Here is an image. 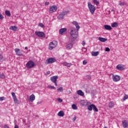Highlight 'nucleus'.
<instances>
[{
	"label": "nucleus",
	"instance_id": "52",
	"mask_svg": "<svg viewBox=\"0 0 128 128\" xmlns=\"http://www.w3.org/2000/svg\"><path fill=\"white\" fill-rule=\"evenodd\" d=\"M48 74H50V71H48V72H47Z\"/></svg>",
	"mask_w": 128,
	"mask_h": 128
},
{
	"label": "nucleus",
	"instance_id": "20",
	"mask_svg": "<svg viewBox=\"0 0 128 128\" xmlns=\"http://www.w3.org/2000/svg\"><path fill=\"white\" fill-rule=\"evenodd\" d=\"M10 30H14V32H16V30H18V27H16V26H11L10 28Z\"/></svg>",
	"mask_w": 128,
	"mask_h": 128
},
{
	"label": "nucleus",
	"instance_id": "36",
	"mask_svg": "<svg viewBox=\"0 0 128 128\" xmlns=\"http://www.w3.org/2000/svg\"><path fill=\"white\" fill-rule=\"evenodd\" d=\"M72 66V63H67V66H67V68H70Z\"/></svg>",
	"mask_w": 128,
	"mask_h": 128
},
{
	"label": "nucleus",
	"instance_id": "26",
	"mask_svg": "<svg viewBox=\"0 0 128 128\" xmlns=\"http://www.w3.org/2000/svg\"><path fill=\"white\" fill-rule=\"evenodd\" d=\"M58 114L59 116H64V111L60 110L58 112Z\"/></svg>",
	"mask_w": 128,
	"mask_h": 128
},
{
	"label": "nucleus",
	"instance_id": "48",
	"mask_svg": "<svg viewBox=\"0 0 128 128\" xmlns=\"http://www.w3.org/2000/svg\"><path fill=\"white\" fill-rule=\"evenodd\" d=\"M58 101L60 102H62V100L60 99V98H58Z\"/></svg>",
	"mask_w": 128,
	"mask_h": 128
},
{
	"label": "nucleus",
	"instance_id": "3",
	"mask_svg": "<svg viewBox=\"0 0 128 128\" xmlns=\"http://www.w3.org/2000/svg\"><path fill=\"white\" fill-rule=\"evenodd\" d=\"M88 110H90V112H92V110L94 112H98V109L96 105L94 104H91L90 105L88 106Z\"/></svg>",
	"mask_w": 128,
	"mask_h": 128
},
{
	"label": "nucleus",
	"instance_id": "18",
	"mask_svg": "<svg viewBox=\"0 0 128 128\" xmlns=\"http://www.w3.org/2000/svg\"><path fill=\"white\" fill-rule=\"evenodd\" d=\"M114 106V102L112 101H110L108 102V108H112Z\"/></svg>",
	"mask_w": 128,
	"mask_h": 128
},
{
	"label": "nucleus",
	"instance_id": "10",
	"mask_svg": "<svg viewBox=\"0 0 128 128\" xmlns=\"http://www.w3.org/2000/svg\"><path fill=\"white\" fill-rule=\"evenodd\" d=\"M56 10H58V8L56 6H52L50 8L49 12L50 14H52V12H56Z\"/></svg>",
	"mask_w": 128,
	"mask_h": 128
},
{
	"label": "nucleus",
	"instance_id": "47",
	"mask_svg": "<svg viewBox=\"0 0 128 128\" xmlns=\"http://www.w3.org/2000/svg\"><path fill=\"white\" fill-rule=\"evenodd\" d=\"M50 4V2H45V6H48Z\"/></svg>",
	"mask_w": 128,
	"mask_h": 128
},
{
	"label": "nucleus",
	"instance_id": "9",
	"mask_svg": "<svg viewBox=\"0 0 128 128\" xmlns=\"http://www.w3.org/2000/svg\"><path fill=\"white\" fill-rule=\"evenodd\" d=\"M112 78L115 82H120V76L118 75H113Z\"/></svg>",
	"mask_w": 128,
	"mask_h": 128
},
{
	"label": "nucleus",
	"instance_id": "43",
	"mask_svg": "<svg viewBox=\"0 0 128 128\" xmlns=\"http://www.w3.org/2000/svg\"><path fill=\"white\" fill-rule=\"evenodd\" d=\"M86 64H88V62H86V60H84L83 61V64L86 65Z\"/></svg>",
	"mask_w": 128,
	"mask_h": 128
},
{
	"label": "nucleus",
	"instance_id": "17",
	"mask_svg": "<svg viewBox=\"0 0 128 128\" xmlns=\"http://www.w3.org/2000/svg\"><path fill=\"white\" fill-rule=\"evenodd\" d=\"M81 106H86L88 104V102L86 100H82L80 101Z\"/></svg>",
	"mask_w": 128,
	"mask_h": 128
},
{
	"label": "nucleus",
	"instance_id": "40",
	"mask_svg": "<svg viewBox=\"0 0 128 128\" xmlns=\"http://www.w3.org/2000/svg\"><path fill=\"white\" fill-rule=\"evenodd\" d=\"M39 26H41V28H44V24H42V23H40V24H39Z\"/></svg>",
	"mask_w": 128,
	"mask_h": 128
},
{
	"label": "nucleus",
	"instance_id": "35",
	"mask_svg": "<svg viewBox=\"0 0 128 128\" xmlns=\"http://www.w3.org/2000/svg\"><path fill=\"white\" fill-rule=\"evenodd\" d=\"M4 60V56L0 53V62Z\"/></svg>",
	"mask_w": 128,
	"mask_h": 128
},
{
	"label": "nucleus",
	"instance_id": "11",
	"mask_svg": "<svg viewBox=\"0 0 128 128\" xmlns=\"http://www.w3.org/2000/svg\"><path fill=\"white\" fill-rule=\"evenodd\" d=\"M14 52L16 56H22V52H20V50L19 48H15Z\"/></svg>",
	"mask_w": 128,
	"mask_h": 128
},
{
	"label": "nucleus",
	"instance_id": "1",
	"mask_svg": "<svg viewBox=\"0 0 128 128\" xmlns=\"http://www.w3.org/2000/svg\"><path fill=\"white\" fill-rule=\"evenodd\" d=\"M72 24L75 26L76 28H76H70V34L71 36L70 38L72 40V42H74V40H76V38H78V30L80 27L76 21H74L72 22Z\"/></svg>",
	"mask_w": 128,
	"mask_h": 128
},
{
	"label": "nucleus",
	"instance_id": "30",
	"mask_svg": "<svg viewBox=\"0 0 128 128\" xmlns=\"http://www.w3.org/2000/svg\"><path fill=\"white\" fill-rule=\"evenodd\" d=\"M93 2L94 4H96V6H98V4H100V2L98 1V0H93Z\"/></svg>",
	"mask_w": 128,
	"mask_h": 128
},
{
	"label": "nucleus",
	"instance_id": "29",
	"mask_svg": "<svg viewBox=\"0 0 128 128\" xmlns=\"http://www.w3.org/2000/svg\"><path fill=\"white\" fill-rule=\"evenodd\" d=\"M57 92H64V88L60 87L59 88L57 89Z\"/></svg>",
	"mask_w": 128,
	"mask_h": 128
},
{
	"label": "nucleus",
	"instance_id": "39",
	"mask_svg": "<svg viewBox=\"0 0 128 128\" xmlns=\"http://www.w3.org/2000/svg\"><path fill=\"white\" fill-rule=\"evenodd\" d=\"M6 100V98L2 96V97H0V100L2 101V100Z\"/></svg>",
	"mask_w": 128,
	"mask_h": 128
},
{
	"label": "nucleus",
	"instance_id": "14",
	"mask_svg": "<svg viewBox=\"0 0 128 128\" xmlns=\"http://www.w3.org/2000/svg\"><path fill=\"white\" fill-rule=\"evenodd\" d=\"M122 124L123 128H126L128 127V122L126 120H124L122 121Z\"/></svg>",
	"mask_w": 128,
	"mask_h": 128
},
{
	"label": "nucleus",
	"instance_id": "7",
	"mask_svg": "<svg viewBox=\"0 0 128 128\" xmlns=\"http://www.w3.org/2000/svg\"><path fill=\"white\" fill-rule=\"evenodd\" d=\"M55 62H56V60L54 58H51L47 59L46 60L45 64H54Z\"/></svg>",
	"mask_w": 128,
	"mask_h": 128
},
{
	"label": "nucleus",
	"instance_id": "37",
	"mask_svg": "<svg viewBox=\"0 0 128 128\" xmlns=\"http://www.w3.org/2000/svg\"><path fill=\"white\" fill-rule=\"evenodd\" d=\"M62 64H63V66H66L68 64V62H62Z\"/></svg>",
	"mask_w": 128,
	"mask_h": 128
},
{
	"label": "nucleus",
	"instance_id": "8",
	"mask_svg": "<svg viewBox=\"0 0 128 128\" xmlns=\"http://www.w3.org/2000/svg\"><path fill=\"white\" fill-rule=\"evenodd\" d=\"M35 34H36V36L39 38H46V34H44V32H42L36 31L35 32Z\"/></svg>",
	"mask_w": 128,
	"mask_h": 128
},
{
	"label": "nucleus",
	"instance_id": "50",
	"mask_svg": "<svg viewBox=\"0 0 128 128\" xmlns=\"http://www.w3.org/2000/svg\"><path fill=\"white\" fill-rule=\"evenodd\" d=\"M54 84L56 86H58V84L56 83V82H54Z\"/></svg>",
	"mask_w": 128,
	"mask_h": 128
},
{
	"label": "nucleus",
	"instance_id": "32",
	"mask_svg": "<svg viewBox=\"0 0 128 128\" xmlns=\"http://www.w3.org/2000/svg\"><path fill=\"white\" fill-rule=\"evenodd\" d=\"M72 108H73V110H78V106H76V104H72Z\"/></svg>",
	"mask_w": 128,
	"mask_h": 128
},
{
	"label": "nucleus",
	"instance_id": "38",
	"mask_svg": "<svg viewBox=\"0 0 128 128\" xmlns=\"http://www.w3.org/2000/svg\"><path fill=\"white\" fill-rule=\"evenodd\" d=\"M105 52H110V49L108 48H105Z\"/></svg>",
	"mask_w": 128,
	"mask_h": 128
},
{
	"label": "nucleus",
	"instance_id": "44",
	"mask_svg": "<svg viewBox=\"0 0 128 128\" xmlns=\"http://www.w3.org/2000/svg\"><path fill=\"white\" fill-rule=\"evenodd\" d=\"M76 116H75L72 119V120L73 122H76Z\"/></svg>",
	"mask_w": 128,
	"mask_h": 128
},
{
	"label": "nucleus",
	"instance_id": "22",
	"mask_svg": "<svg viewBox=\"0 0 128 128\" xmlns=\"http://www.w3.org/2000/svg\"><path fill=\"white\" fill-rule=\"evenodd\" d=\"M116 68L117 70H124V66H122L120 64H118L116 66Z\"/></svg>",
	"mask_w": 128,
	"mask_h": 128
},
{
	"label": "nucleus",
	"instance_id": "54",
	"mask_svg": "<svg viewBox=\"0 0 128 128\" xmlns=\"http://www.w3.org/2000/svg\"><path fill=\"white\" fill-rule=\"evenodd\" d=\"M104 128H108V127H106V126H104Z\"/></svg>",
	"mask_w": 128,
	"mask_h": 128
},
{
	"label": "nucleus",
	"instance_id": "25",
	"mask_svg": "<svg viewBox=\"0 0 128 128\" xmlns=\"http://www.w3.org/2000/svg\"><path fill=\"white\" fill-rule=\"evenodd\" d=\"M100 54V52L98 51V52H92V54L93 56H98V54Z\"/></svg>",
	"mask_w": 128,
	"mask_h": 128
},
{
	"label": "nucleus",
	"instance_id": "33",
	"mask_svg": "<svg viewBox=\"0 0 128 128\" xmlns=\"http://www.w3.org/2000/svg\"><path fill=\"white\" fill-rule=\"evenodd\" d=\"M128 95L126 94H125L124 98V100H128Z\"/></svg>",
	"mask_w": 128,
	"mask_h": 128
},
{
	"label": "nucleus",
	"instance_id": "6",
	"mask_svg": "<svg viewBox=\"0 0 128 128\" xmlns=\"http://www.w3.org/2000/svg\"><path fill=\"white\" fill-rule=\"evenodd\" d=\"M56 46H58V42L56 41H52L50 43L48 48L50 50H52V49L54 48Z\"/></svg>",
	"mask_w": 128,
	"mask_h": 128
},
{
	"label": "nucleus",
	"instance_id": "5",
	"mask_svg": "<svg viewBox=\"0 0 128 128\" xmlns=\"http://www.w3.org/2000/svg\"><path fill=\"white\" fill-rule=\"evenodd\" d=\"M70 14V11H62L58 16V20H64V16Z\"/></svg>",
	"mask_w": 128,
	"mask_h": 128
},
{
	"label": "nucleus",
	"instance_id": "16",
	"mask_svg": "<svg viewBox=\"0 0 128 128\" xmlns=\"http://www.w3.org/2000/svg\"><path fill=\"white\" fill-rule=\"evenodd\" d=\"M67 30V29L66 28H60V30H59V34H64V32H66Z\"/></svg>",
	"mask_w": 128,
	"mask_h": 128
},
{
	"label": "nucleus",
	"instance_id": "13",
	"mask_svg": "<svg viewBox=\"0 0 128 128\" xmlns=\"http://www.w3.org/2000/svg\"><path fill=\"white\" fill-rule=\"evenodd\" d=\"M12 96L14 102L15 103L18 102V98H16V93H14V92H12Z\"/></svg>",
	"mask_w": 128,
	"mask_h": 128
},
{
	"label": "nucleus",
	"instance_id": "49",
	"mask_svg": "<svg viewBox=\"0 0 128 128\" xmlns=\"http://www.w3.org/2000/svg\"><path fill=\"white\" fill-rule=\"evenodd\" d=\"M14 128H18V126L17 124H16V125L14 126Z\"/></svg>",
	"mask_w": 128,
	"mask_h": 128
},
{
	"label": "nucleus",
	"instance_id": "19",
	"mask_svg": "<svg viewBox=\"0 0 128 128\" xmlns=\"http://www.w3.org/2000/svg\"><path fill=\"white\" fill-rule=\"evenodd\" d=\"M104 28L105 30H112V26H110L108 25V24L104 25Z\"/></svg>",
	"mask_w": 128,
	"mask_h": 128
},
{
	"label": "nucleus",
	"instance_id": "12",
	"mask_svg": "<svg viewBox=\"0 0 128 128\" xmlns=\"http://www.w3.org/2000/svg\"><path fill=\"white\" fill-rule=\"evenodd\" d=\"M58 76H52L50 77V80L52 82H56L58 80Z\"/></svg>",
	"mask_w": 128,
	"mask_h": 128
},
{
	"label": "nucleus",
	"instance_id": "2",
	"mask_svg": "<svg viewBox=\"0 0 128 128\" xmlns=\"http://www.w3.org/2000/svg\"><path fill=\"white\" fill-rule=\"evenodd\" d=\"M88 8L91 14H94V12H96V6H94L92 5L90 2H88Z\"/></svg>",
	"mask_w": 128,
	"mask_h": 128
},
{
	"label": "nucleus",
	"instance_id": "27",
	"mask_svg": "<svg viewBox=\"0 0 128 128\" xmlns=\"http://www.w3.org/2000/svg\"><path fill=\"white\" fill-rule=\"evenodd\" d=\"M112 28H117V26H118V24L116 22H114L112 24Z\"/></svg>",
	"mask_w": 128,
	"mask_h": 128
},
{
	"label": "nucleus",
	"instance_id": "51",
	"mask_svg": "<svg viewBox=\"0 0 128 128\" xmlns=\"http://www.w3.org/2000/svg\"><path fill=\"white\" fill-rule=\"evenodd\" d=\"M4 128H8V126L7 125H5L4 126Z\"/></svg>",
	"mask_w": 128,
	"mask_h": 128
},
{
	"label": "nucleus",
	"instance_id": "21",
	"mask_svg": "<svg viewBox=\"0 0 128 128\" xmlns=\"http://www.w3.org/2000/svg\"><path fill=\"white\" fill-rule=\"evenodd\" d=\"M98 40L100 42H106V40H108V39H106V38H102V37H99Z\"/></svg>",
	"mask_w": 128,
	"mask_h": 128
},
{
	"label": "nucleus",
	"instance_id": "53",
	"mask_svg": "<svg viewBox=\"0 0 128 128\" xmlns=\"http://www.w3.org/2000/svg\"><path fill=\"white\" fill-rule=\"evenodd\" d=\"M25 50H28V47L26 46L25 47Z\"/></svg>",
	"mask_w": 128,
	"mask_h": 128
},
{
	"label": "nucleus",
	"instance_id": "45",
	"mask_svg": "<svg viewBox=\"0 0 128 128\" xmlns=\"http://www.w3.org/2000/svg\"><path fill=\"white\" fill-rule=\"evenodd\" d=\"M82 44L83 46H86V41H82Z\"/></svg>",
	"mask_w": 128,
	"mask_h": 128
},
{
	"label": "nucleus",
	"instance_id": "46",
	"mask_svg": "<svg viewBox=\"0 0 128 128\" xmlns=\"http://www.w3.org/2000/svg\"><path fill=\"white\" fill-rule=\"evenodd\" d=\"M87 78H88V80H90V78H92V76L90 75H88Z\"/></svg>",
	"mask_w": 128,
	"mask_h": 128
},
{
	"label": "nucleus",
	"instance_id": "15",
	"mask_svg": "<svg viewBox=\"0 0 128 128\" xmlns=\"http://www.w3.org/2000/svg\"><path fill=\"white\" fill-rule=\"evenodd\" d=\"M72 46H74V44L72 43H70L66 45V50H72Z\"/></svg>",
	"mask_w": 128,
	"mask_h": 128
},
{
	"label": "nucleus",
	"instance_id": "28",
	"mask_svg": "<svg viewBox=\"0 0 128 128\" xmlns=\"http://www.w3.org/2000/svg\"><path fill=\"white\" fill-rule=\"evenodd\" d=\"M5 14H6L7 16H10V10H6L5 11Z\"/></svg>",
	"mask_w": 128,
	"mask_h": 128
},
{
	"label": "nucleus",
	"instance_id": "34",
	"mask_svg": "<svg viewBox=\"0 0 128 128\" xmlns=\"http://www.w3.org/2000/svg\"><path fill=\"white\" fill-rule=\"evenodd\" d=\"M119 6H124V2H119Z\"/></svg>",
	"mask_w": 128,
	"mask_h": 128
},
{
	"label": "nucleus",
	"instance_id": "41",
	"mask_svg": "<svg viewBox=\"0 0 128 128\" xmlns=\"http://www.w3.org/2000/svg\"><path fill=\"white\" fill-rule=\"evenodd\" d=\"M0 78H4L5 76L4 74H0Z\"/></svg>",
	"mask_w": 128,
	"mask_h": 128
},
{
	"label": "nucleus",
	"instance_id": "24",
	"mask_svg": "<svg viewBox=\"0 0 128 128\" xmlns=\"http://www.w3.org/2000/svg\"><path fill=\"white\" fill-rule=\"evenodd\" d=\"M77 94L79 96H84V93L82 90H78Z\"/></svg>",
	"mask_w": 128,
	"mask_h": 128
},
{
	"label": "nucleus",
	"instance_id": "4",
	"mask_svg": "<svg viewBox=\"0 0 128 128\" xmlns=\"http://www.w3.org/2000/svg\"><path fill=\"white\" fill-rule=\"evenodd\" d=\"M26 66L27 68H34V66H36V64L34 61L30 60L26 63Z\"/></svg>",
	"mask_w": 128,
	"mask_h": 128
},
{
	"label": "nucleus",
	"instance_id": "23",
	"mask_svg": "<svg viewBox=\"0 0 128 128\" xmlns=\"http://www.w3.org/2000/svg\"><path fill=\"white\" fill-rule=\"evenodd\" d=\"M36 100V96H34V94H32L30 97V102H34Z\"/></svg>",
	"mask_w": 128,
	"mask_h": 128
},
{
	"label": "nucleus",
	"instance_id": "42",
	"mask_svg": "<svg viewBox=\"0 0 128 128\" xmlns=\"http://www.w3.org/2000/svg\"><path fill=\"white\" fill-rule=\"evenodd\" d=\"M4 18V16L2 15V14L0 12V20H3Z\"/></svg>",
	"mask_w": 128,
	"mask_h": 128
},
{
	"label": "nucleus",
	"instance_id": "31",
	"mask_svg": "<svg viewBox=\"0 0 128 128\" xmlns=\"http://www.w3.org/2000/svg\"><path fill=\"white\" fill-rule=\"evenodd\" d=\"M48 88H51V90H56V87L52 85H48Z\"/></svg>",
	"mask_w": 128,
	"mask_h": 128
}]
</instances>
